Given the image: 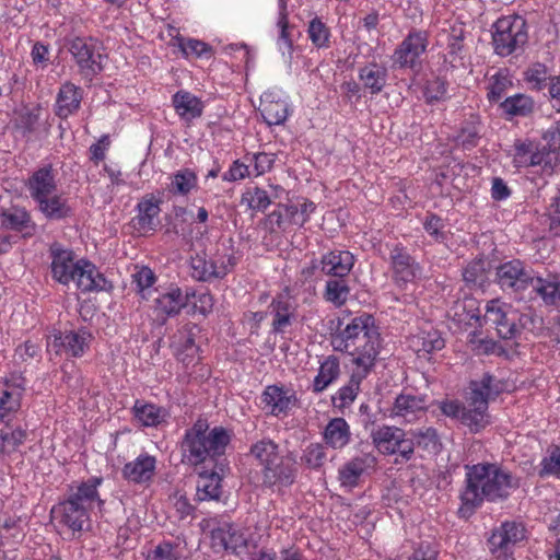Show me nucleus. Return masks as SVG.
Instances as JSON below:
<instances>
[{
    "mask_svg": "<svg viewBox=\"0 0 560 560\" xmlns=\"http://www.w3.org/2000/svg\"><path fill=\"white\" fill-rule=\"evenodd\" d=\"M39 211L48 220H63L72 214L67 199L59 195H49L36 200Z\"/></svg>",
    "mask_w": 560,
    "mask_h": 560,
    "instance_id": "33",
    "label": "nucleus"
},
{
    "mask_svg": "<svg viewBox=\"0 0 560 560\" xmlns=\"http://www.w3.org/2000/svg\"><path fill=\"white\" fill-rule=\"evenodd\" d=\"M298 467L295 460L280 456L278 459L262 468V485L267 488L290 487L296 477Z\"/></svg>",
    "mask_w": 560,
    "mask_h": 560,
    "instance_id": "12",
    "label": "nucleus"
},
{
    "mask_svg": "<svg viewBox=\"0 0 560 560\" xmlns=\"http://www.w3.org/2000/svg\"><path fill=\"white\" fill-rule=\"evenodd\" d=\"M428 36L425 32H410L394 52V63L400 68L413 67L416 60L425 51Z\"/></svg>",
    "mask_w": 560,
    "mask_h": 560,
    "instance_id": "13",
    "label": "nucleus"
},
{
    "mask_svg": "<svg viewBox=\"0 0 560 560\" xmlns=\"http://www.w3.org/2000/svg\"><path fill=\"white\" fill-rule=\"evenodd\" d=\"M138 215L132 219L135 229L141 233L154 231L158 223L156 217L160 213L159 202L153 198L143 199L138 203Z\"/></svg>",
    "mask_w": 560,
    "mask_h": 560,
    "instance_id": "31",
    "label": "nucleus"
},
{
    "mask_svg": "<svg viewBox=\"0 0 560 560\" xmlns=\"http://www.w3.org/2000/svg\"><path fill=\"white\" fill-rule=\"evenodd\" d=\"M101 478H90L82 482L77 491L71 493L67 500L60 502L51 511L60 523L68 526L73 532H81L89 525V511L93 509L95 503H103L98 498L97 486Z\"/></svg>",
    "mask_w": 560,
    "mask_h": 560,
    "instance_id": "3",
    "label": "nucleus"
},
{
    "mask_svg": "<svg viewBox=\"0 0 560 560\" xmlns=\"http://www.w3.org/2000/svg\"><path fill=\"white\" fill-rule=\"evenodd\" d=\"M345 278H332L326 282L324 298L337 307L345 305L350 294V288Z\"/></svg>",
    "mask_w": 560,
    "mask_h": 560,
    "instance_id": "45",
    "label": "nucleus"
},
{
    "mask_svg": "<svg viewBox=\"0 0 560 560\" xmlns=\"http://www.w3.org/2000/svg\"><path fill=\"white\" fill-rule=\"evenodd\" d=\"M490 262L478 258L470 261L463 270V279L469 287L481 288L488 281Z\"/></svg>",
    "mask_w": 560,
    "mask_h": 560,
    "instance_id": "41",
    "label": "nucleus"
},
{
    "mask_svg": "<svg viewBox=\"0 0 560 560\" xmlns=\"http://www.w3.org/2000/svg\"><path fill=\"white\" fill-rule=\"evenodd\" d=\"M359 78L364 88L369 89L372 94H377L386 84L387 70L377 63H370L360 69Z\"/></svg>",
    "mask_w": 560,
    "mask_h": 560,
    "instance_id": "38",
    "label": "nucleus"
},
{
    "mask_svg": "<svg viewBox=\"0 0 560 560\" xmlns=\"http://www.w3.org/2000/svg\"><path fill=\"white\" fill-rule=\"evenodd\" d=\"M524 538V525L515 521H506L492 530L488 539V547L491 553L502 557L506 556L511 547Z\"/></svg>",
    "mask_w": 560,
    "mask_h": 560,
    "instance_id": "10",
    "label": "nucleus"
},
{
    "mask_svg": "<svg viewBox=\"0 0 560 560\" xmlns=\"http://www.w3.org/2000/svg\"><path fill=\"white\" fill-rule=\"evenodd\" d=\"M527 24L520 15H506L493 24L492 45L494 52L508 57L527 44Z\"/></svg>",
    "mask_w": 560,
    "mask_h": 560,
    "instance_id": "5",
    "label": "nucleus"
},
{
    "mask_svg": "<svg viewBox=\"0 0 560 560\" xmlns=\"http://www.w3.org/2000/svg\"><path fill=\"white\" fill-rule=\"evenodd\" d=\"M339 374L340 365L338 358L329 355L319 366L318 374L314 378L313 392L322 393L339 377Z\"/></svg>",
    "mask_w": 560,
    "mask_h": 560,
    "instance_id": "37",
    "label": "nucleus"
},
{
    "mask_svg": "<svg viewBox=\"0 0 560 560\" xmlns=\"http://www.w3.org/2000/svg\"><path fill=\"white\" fill-rule=\"evenodd\" d=\"M147 560H178V555L171 542H162L148 553Z\"/></svg>",
    "mask_w": 560,
    "mask_h": 560,
    "instance_id": "62",
    "label": "nucleus"
},
{
    "mask_svg": "<svg viewBox=\"0 0 560 560\" xmlns=\"http://www.w3.org/2000/svg\"><path fill=\"white\" fill-rule=\"evenodd\" d=\"M485 317L494 326L500 338L510 340L518 335L517 312L498 300L488 302Z\"/></svg>",
    "mask_w": 560,
    "mask_h": 560,
    "instance_id": "9",
    "label": "nucleus"
},
{
    "mask_svg": "<svg viewBox=\"0 0 560 560\" xmlns=\"http://www.w3.org/2000/svg\"><path fill=\"white\" fill-rule=\"evenodd\" d=\"M133 413L145 427L156 425L161 422L160 408L152 404H142L140 400H136Z\"/></svg>",
    "mask_w": 560,
    "mask_h": 560,
    "instance_id": "52",
    "label": "nucleus"
},
{
    "mask_svg": "<svg viewBox=\"0 0 560 560\" xmlns=\"http://www.w3.org/2000/svg\"><path fill=\"white\" fill-rule=\"evenodd\" d=\"M516 323L518 326V332L521 329H525L532 332L539 330L541 328L542 318L534 313H517Z\"/></svg>",
    "mask_w": 560,
    "mask_h": 560,
    "instance_id": "64",
    "label": "nucleus"
},
{
    "mask_svg": "<svg viewBox=\"0 0 560 560\" xmlns=\"http://www.w3.org/2000/svg\"><path fill=\"white\" fill-rule=\"evenodd\" d=\"M536 294L546 305H557L560 302V275L547 273L545 277L535 275L530 283Z\"/></svg>",
    "mask_w": 560,
    "mask_h": 560,
    "instance_id": "27",
    "label": "nucleus"
},
{
    "mask_svg": "<svg viewBox=\"0 0 560 560\" xmlns=\"http://www.w3.org/2000/svg\"><path fill=\"white\" fill-rule=\"evenodd\" d=\"M326 459V452L323 444H310L301 457V462L308 468L316 469L324 465Z\"/></svg>",
    "mask_w": 560,
    "mask_h": 560,
    "instance_id": "53",
    "label": "nucleus"
},
{
    "mask_svg": "<svg viewBox=\"0 0 560 560\" xmlns=\"http://www.w3.org/2000/svg\"><path fill=\"white\" fill-rule=\"evenodd\" d=\"M262 402L271 407V413L287 412L296 401L295 395L277 385L267 386L262 393Z\"/></svg>",
    "mask_w": 560,
    "mask_h": 560,
    "instance_id": "29",
    "label": "nucleus"
},
{
    "mask_svg": "<svg viewBox=\"0 0 560 560\" xmlns=\"http://www.w3.org/2000/svg\"><path fill=\"white\" fill-rule=\"evenodd\" d=\"M179 48L182 52L186 56H196V57H206L210 58L212 56V48L207 43L198 40V39H179Z\"/></svg>",
    "mask_w": 560,
    "mask_h": 560,
    "instance_id": "55",
    "label": "nucleus"
},
{
    "mask_svg": "<svg viewBox=\"0 0 560 560\" xmlns=\"http://www.w3.org/2000/svg\"><path fill=\"white\" fill-rule=\"evenodd\" d=\"M557 159L558 154L556 152V148L551 149L544 145L541 149H539L537 145H534L533 154L528 159V165L552 166Z\"/></svg>",
    "mask_w": 560,
    "mask_h": 560,
    "instance_id": "57",
    "label": "nucleus"
},
{
    "mask_svg": "<svg viewBox=\"0 0 560 560\" xmlns=\"http://www.w3.org/2000/svg\"><path fill=\"white\" fill-rule=\"evenodd\" d=\"M445 94L446 83L443 80L436 78L428 82L424 91L427 102L432 103L435 101H440L445 96Z\"/></svg>",
    "mask_w": 560,
    "mask_h": 560,
    "instance_id": "63",
    "label": "nucleus"
},
{
    "mask_svg": "<svg viewBox=\"0 0 560 560\" xmlns=\"http://www.w3.org/2000/svg\"><path fill=\"white\" fill-rule=\"evenodd\" d=\"M378 350L380 334L375 327H372L353 341V347L347 346L341 351L353 357L352 362L357 365V369L371 371L378 355Z\"/></svg>",
    "mask_w": 560,
    "mask_h": 560,
    "instance_id": "8",
    "label": "nucleus"
},
{
    "mask_svg": "<svg viewBox=\"0 0 560 560\" xmlns=\"http://www.w3.org/2000/svg\"><path fill=\"white\" fill-rule=\"evenodd\" d=\"M497 282L504 291L523 292L535 280L533 268L520 259H512L497 267Z\"/></svg>",
    "mask_w": 560,
    "mask_h": 560,
    "instance_id": "6",
    "label": "nucleus"
},
{
    "mask_svg": "<svg viewBox=\"0 0 560 560\" xmlns=\"http://www.w3.org/2000/svg\"><path fill=\"white\" fill-rule=\"evenodd\" d=\"M369 373L370 371L355 369L351 374L348 384L339 389L337 397H334V400L338 399L340 401V407L349 406L352 404L360 390L361 382L368 376Z\"/></svg>",
    "mask_w": 560,
    "mask_h": 560,
    "instance_id": "44",
    "label": "nucleus"
},
{
    "mask_svg": "<svg viewBox=\"0 0 560 560\" xmlns=\"http://www.w3.org/2000/svg\"><path fill=\"white\" fill-rule=\"evenodd\" d=\"M223 465L215 463L211 472L203 470L199 472L197 481L196 497L198 501L220 500L222 494V476Z\"/></svg>",
    "mask_w": 560,
    "mask_h": 560,
    "instance_id": "21",
    "label": "nucleus"
},
{
    "mask_svg": "<svg viewBox=\"0 0 560 560\" xmlns=\"http://www.w3.org/2000/svg\"><path fill=\"white\" fill-rule=\"evenodd\" d=\"M31 197L36 201L45 196L52 195L57 190V184L51 165L40 167L28 178Z\"/></svg>",
    "mask_w": 560,
    "mask_h": 560,
    "instance_id": "26",
    "label": "nucleus"
},
{
    "mask_svg": "<svg viewBox=\"0 0 560 560\" xmlns=\"http://www.w3.org/2000/svg\"><path fill=\"white\" fill-rule=\"evenodd\" d=\"M211 544L232 555H241L247 548V538L236 525L223 522L211 529Z\"/></svg>",
    "mask_w": 560,
    "mask_h": 560,
    "instance_id": "11",
    "label": "nucleus"
},
{
    "mask_svg": "<svg viewBox=\"0 0 560 560\" xmlns=\"http://www.w3.org/2000/svg\"><path fill=\"white\" fill-rule=\"evenodd\" d=\"M409 434L415 439L418 447L423 448L429 453H438L441 447L438 432L434 428L429 427L424 429L411 430Z\"/></svg>",
    "mask_w": 560,
    "mask_h": 560,
    "instance_id": "48",
    "label": "nucleus"
},
{
    "mask_svg": "<svg viewBox=\"0 0 560 560\" xmlns=\"http://www.w3.org/2000/svg\"><path fill=\"white\" fill-rule=\"evenodd\" d=\"M133 282L137 284L138 291L143 293L145 289L151 288L156 277L149 267H141L136 273L132 275ZM142 298H145L142 294Z\"/></svg>",
    "mask_w": 560,
    "mask_h": 560,
    "instance_id": "60",
    "label": "nucleus"
},
{
    "mask_svg": "<svg viewBox=\"0 0 560 560\" xmlns=\"http://www.w3.org/2000/svg\"><path fill=\"white\" fill-rule=\"evenodd\" d=\"M492 83L489 88V92H488V98L489 101L491 102H498L503 93L505 92V90L508 89V86L511 85V81L508 79L506 75H502V74H495L493 78H492Z\"/></svg>",
    "mask_w": 560,
    "mask_h": 560,
    "instance_id": "61",
    "label": "nucleus"
},
{
    "mask_svg": "<svg viewBox=\"0 0 560 560\" xmlns=\"http://www.w3.org/2000/svg\"><path fill=\"white\" fill-rule=\"evenodd\" d=\"M188 293L183 294L179 288H170L154 299V311L158 316H176L188 304Z\"/></svg>",
    "mask_w": 560,
    "mask_h": 560,
    "instance_id": "23",
    "label": "nucleus"
},
{
    "mask_svg": "<svg viewBox=\"0 0 560 560\" xmlns=\"http://www.w3.org/2000/svg\"><path fill=\"white\" fill-rule=\"evenodd\" d=\"M376 465V457L370 453L355 456L339 469L341 486L353 488L359 485L361 476Z\"/></svg>",
    "mask_w": 560,
    "mask_h": 560,
    "instance_id": "20",
    "label": "nucleus"
},
{
    "mask_svg": "<svg viewBox=\"0 0 560 560\" xmlns=\"http://www.w3.org/2000/svg\"><path fill=\"white\" fill-rule=\"evenodd\" d=\"M249 455L265 468L280 457L279 445L271 439H262L250 446Z\"/></svg>",
    "mask_w": 560,
    "mask_h": 560,
    "instance_id": "42",
    "label": "nucleus"
},
{
    "mask_svg": "<svg viewBox=\"0 0 560 560\" xmlns=\"http://www.w3.org/2000/svg\"><path fill=\"white\" fill-rule=\"evenodd\" d=\"M526 81L528 84H530L533 90L540 91L549 84L548 80L550 81V78L548 77V70L547 67L542 63H534L527 71H526Z\"/></svg>",
    "mask_w": 560,
    "mask_h": 560,
    "instance_id": "54",
    "label": "nucleus"
},
{
    "mask_svg": "<svg viewBox=\"0 0 560 560\" xmlns=\"http://www.w3.org/2000/svg\"><path fill=\"white\" fill-rule=\"evenodd\" d=\"M27 432L21 428L12 429L7 427L0 431L1 446L0 452L2 454L10 455L14 453L26 440Z\"/></svg>",
    "mask_w": 560,
    "mask_h": 560,
    "instance_id": "47",
    "label": "nucleus"
},
{
    "mask_svg": "<svg viewBox=\"0 0 560 560\" xmlns=\"http://www.w3.org/2000/svg\"><path fill=\"white\" fill-rule=\"evenodd\" d=\"M308 35L316 47L322 48L328 46L330 33L328 27L319 19L315 18L310 22Z\"/></svg>",
    "mask_w": 560,
    "mask_h": 560,
    "instance_id": "56",
    "label": "nucleus"
},
{
    "mask_svg": "<svg viewBox=\"0 0 560 560\" xmlns=\"http://www.w3.org/2000/svg\"><path fill=\"white\" fill-rule=\"evenodd\" d=\"M503 389L504 384L489 373H485L479 380L470 381L468 407H464L460 422L474 433L486 428L490 422L489 401L495 399Z\"/></svg>",
    "mask_w": 560,
    "mask_h": 560,
    "instance_id": "4",
    "label": "nucleus"
},
{
    "mask_svg": "<svg viewBox=\"0 0 560 560\" xmlns=\"http://www.w3.org/2000/svg\"><path fill=\"white\" fill-rule=\"evenodd\" d=\"M231 442L230 432L223 427H214L209 430L205 419H198L191 428L187 429L180 443L183 462L198 466L211 460L218 463V458L224 455L226 446Z\"/></svg>",
    "mask_w": 560,
    "mask_h": 560,
    "instance_id": "2",
    "label": "nucleus"
},
{
    "mask_svg": "<svg viewBox=\"0 0 560 560\" xmlns=\"http://www.w3.org/2000/svg\"><path fill=\"white\" fill-rule=\"evenodd\" d=\"M73 282H75L78 289L82 292L107 291L112 288V284L97 270L95 265L86 260H81V264L74 273Z\"/></svg>",
    "mask_w": 560,
    "mask_h": 560,
    "instance_id": "19",
    "label": "nucleus"
},
{
    "mask_svg": "<svg viewBox=\"0 0 560 560\" xmlns=\"http://www.w3.org/2000/svg\"><path fill=\"white\" fill-rule=\"evenodd\" d=\"M465 488L460 493L459 511L472 512L485 501L502 503L520 488V479L497 463L465 466Z\"/></svg>",
    "mask_w": 560,
    "mask_h": 560,
    "instance_id": "1",
    "label": "nucleus"
},
{
    "mask_svg": "<svg viewBox=\"0 0 560 560\" xmlns=\"http://www.w3.org/2000/svg\"><path fill=\"white\" fill-rule=\"evenodd\" d=\"M0 224L3 229L22 233L24 237H31L36 232V224L32 221L31 214L18 206L0 210Z\"/></svg>",
    "mask_w": 560,
    "mask_h": 560,
    "instance_id": "18",
    "label": "nucleus"
},
{
    "mask_svg": "<svg viewBox=\"0 0 560 560\" xmlns=\"http://www.w3.org/2000/svg\"><path fill=\"white\" fill-rule=\"evenodd\" d=\"M425 409L427 399L422 395L400 394L394 404L395 415L404 418L415 416L417 412H424Z\"/></svg>",
    "mask_w": 560,
    "mask_h": 560,
    "instance_id": "39",
    "label": "nucleus"
},
{
    "mask_svg": "<svg viewBox=\"0 0 560 560\" xmlns=\"http://www.w3.org/2000/svg\"><path fill=\"white\" fill-rule=\"evenodd\" d=\"M404 430L397 427L383 425L371 431L374 446L385 455L396 454V447Z\"/></svg>",
    "mask_w": 560,
    "mask_h": 560,
    "instance_id": "30",
    "label": "nucleus"
},
{
    "mask_svg": "<svg viewBox=\"0 0 560 560\" xmlns=\"http://www.w3.org/2000/svg\"><path fill=\"white\" fill-rule=\"evenodd\" d=\"M155 469V458L150 455H140L135 462L124 466V477L130 481L141 483L150 480Z\"/></svg>",
    "mask_w": 560,
    "mask_h": 560,
    "instance_id": "32",
    "label": "nucleus"
},
{
    "mask_svg": "<svg viewBox=\"0 0 560 560\" xmlns=\"http://www.w3.org/2000/svg\"><path fill=\"white\" fill-rule=\"evenodd\" d=\"M90 339L91 335L84 329L71 330L55 335L52 347L57 348L56 353H59L60 349H62L68 355L80 357L83 354Z\"/></svg>",
    "mask_w": 560,
    "mask_h": 560,
    "instance_id": "24",
    "label": "nucleus"
},
{
    "mask_svg": "<svg viewBox=\"0 0 560 560\" xmlns=\"http://www.w3.org/2000/svg\"><path fill=\"white\" fill-rule=\"evenodd\" d=\"M68 50L73 56L82 77L91 81L103 70L98 60L101 55L95 54V44L92 38L73 37L67 39Z\"/></svg>",
    "mask_w": 560,
    "mask_h": 560,
    "instance_id": "7",
    "label": "nucleus"
},
{
    "mask_svg": "<svg viewBox=\"0 0 560 560\" xmlns=\"http://www.w3.org/2000/svg\"><path fill=\"white\" fill-rule=\"evenodd\" d=\"M390 265L394 280L399 285L412 282L420 270L419 265L401 245H395L390 250Z\"/></svg>",
    "mask_w": 560,
    "mask_h": 560,
    "instance_id": "15",
    "label": "nucleus"
},
{
    "mask_svg": "<svg viewBox=\"0 0 560 560\" xmlns=\"http://www.w3.org/2000/svg\"><path fill=\"white\" fill-rule=\"evenodd\" d=\"M82 90L71 82H66L59 89L56 102V115L62 119L75 113L81 105Z\"/></svg>",
    "mask_w": 560,
    "mask_h": 560,
    "instance_id": "25",
    "label": "nucleus"
},
{
    "mask_svg": "<svg viewBox=\"0 0 560 560\" xmlns=\"http://www.w3.org/2000/svg\"><path fill=\"white\" fill-rule=\"evenodd\" d=\"M273 316L272 330L277 334L285 332L298 316L296 303L287 294H279L269 306Z\"/></svg>",
    "mask_w": 560,
    "mask_h": 560,
    "instance_id": "17",
    "label": "nucleus"
},
{
    "mask_svg": "<svg viewBox=\"0 0 560 560\" xmlns=\"http://www.w3.org/2000/svg\"><path fill=\"white\" fill-rule=\"evenodd\" d=\"M464 27L462 25H454L448 34L447 55L445 57V60L448 61L453 68L464 58Z\"/></svg>",
    "mask_w": 560,
    "mask_h": 560,
    "instance_id": "43",
    "label": "nucleus"
},
{
    "mask_svg": "<svg viewBox=\"0 0 560 560\" xmlns=\"http://www.w3.org/2000/svg\"><path fill=\"white\" fill-rule=\"evenodd\" d=\"M372 327L374 326L370 315L355 317L346 326L345 329L332 336L331 345L337 351H341L347 348V346L353 347V341Z\"/></svg>",
    "mask_w": 560,
    "mask_h": 560,
    "instance_id": "22",
    "label": "nucleus"
},
{
    "mask_svg": "<svg viewBox=\"0 0 560 560\" xmlns=\"http://www.w3.org/2000/svg\"><path fill=\"white\" fill-rule=\"evenodd\" d=\"M351 438L350 427L343 418L331 419L325 428L324 440L335 450L345 447Z\"/></svg>",
    "mask_w": 560,
    "mask_h": 560,
    "instance_id": "34",
    "label": "nucleus"
},
{
    "mask_svg": "<svg viewBox=\"0 0 560 560\" xmlns=\"http://www.w3.org/2000/svg\"><path fill=\"white\" fill-rule=\"evenodd\" d=\"M480 139V122L477 117L466 120L460 127L457 136V141L465 149H472L477 147Z\"/></svg>",
    "mask_w": 560,
    "mask_h": 560,
    "instance_id": "50",
    "label": "nucleus"
},
{
    "mask_svg": "<svg viewBox=\"0 0 560 560\" xmlns=\"http://www.w3.org/2000/svg\"><path fill=\"white\" fill-rule=\"evenodd\" d=\"M176 113L186 120L201 116L203 105L199 98L189 92H177L173 97Z\"/></svg>",
    "mask_w": 560,
    "mask_h": 560,
    "instance_id": "36",
    "label": "nucleus"
},
{
    "mask_svg": "<svg viewBox=\"0 0 560 560\" xmlns=\"http://www.w3.org/2000/svg\"><path fill=\"white\" fill-rule=\"evenodd\" d=\"M191 276L199 281H209L225 277V268L218 267V261L212 257L207 259L205 252L190 257Z\"/></svg>",
    "mask_w": 560,
    "mask_h": 560,
    "instance_id": "28",
    "label": "nucleus"
},
{
    "mask_svg": "<svg viewBox=\"0 0 560 560\" xmlns=\"http://www.w3.org/2000/svg\"><path fill=\"white\" fill-rule=\"evenodd\" d=\"M444 346L445 341L441 332L435 329L422 330L411 339V347L417 352L418 357L442 350Z\"/></svg>",
    "mask_w": 560,
    "mask_h": 560,
    "instance_id": "35",
    "label": "nucleus"
},
{
    "mask_svg": "<svg viewBox=\"0 0 560 560\" xmlns=\"http://www.w3.org/2000/svg\"><path fill=\"white\" fill-rule=\"evenodd\" d=\"M354 265V257L348 250H332L312 262V269H319L332 278L347 277Z\"/></svg>",
    "mask_w": 560,
    "mask_h": 560,
    "instance_id": "14",
    "label": "nucleus"
},
{
    "mask_svg": "<svg viewBox=\"0 0 560 560\" xmlns=\"http://www.w3.org/2000/svg\"><path fill=\"white\" fill-rule=\"evenodd\" d=\"M197 187V175L189 168H184L174 174L171 191L177 195H187Z\"/></svg>",
    "mask_w": 560,
    "mask_h": 560,
    "instance_id": "51",
    "label": "nucleus"
},
{
    "mask_svg": "<svg viewBox=\"0 0 560 560\" xmlns=\"http://www.w3.org/2000/svg\"><path fill=\"white\" fill-rule=\"evenodd\" d=\"M19 407L20 399L18 394H13L8 389L0 392V421H3L10 412L18 410Z\"/></svg>",
    "mask_w": 560,
    "mask_h": 560,
    "instance_id": "59",
    "label": "nucleus"
},
{
    "mask_svg": "<svg viewBox=\"0 0 560 560\" xmlns=\"http://www.w3.org/2000/svg\"><path fill=\"white\" fill-rule=\"evenodd\" d=\"M260 114L269 126L281 125L287 120L288 105L284 101H275L267 95L261 100Z\"/></svg>",
    "mask_w": 560,
    "mask_h": 560,
    "instance_id": "40",
    "label": "nucleus"
},
{
    "mask_svg": "<svg viewBox=\"0 0 560 560\" xmlns=\"http://www.w3.org/2000/svg\"><path fill=\"white\" fill-rule=\"evenodd\" d=\"M503 112L510 116H527L534 110V101L525 94H515L501 103Z\"/></svg>",
    "mask_w": 560,
    "mask_h": 560,
    "instance_id": "46",
    "label": "nucleus"
},
{
    "mask_svg": "<svg viewBox=\"0 0 560 560\" xmlns=\"http://www.w3.org/2000/svg\"><path fill=\"white\" fill-rule=\"evenodd\" d=\"M51 254V272L52 278L62 284H69L74 281V273L77 272L81 260L74 262L73 253L71 250L62 249L57 244L50 247Z\"/></svg>",
    "mask_w": 560,
    "mask_h": 560,
    "instance_id": "16",
    "label": "nucleus"
},
{
    "mask_svg": "<svg viewBox=\"0 0 560 560\" xmlns=\"http://www.w3.org/2000/svg\"><path fill=\"white\" fill-rule=\"evenodd\" d=\"M556 475L560 477V448L556 446L548 457L541 460L540 477Z\"/></svg>",
    "mask_w": 560,
    "mask_h": 560,
    "instance_id": "58",
    "label": "nucleus"
},
{
    "mask_svg": "<svg viewBox=\"0 0 560 560\" xmlns=\"http://www.w3.org/2000/svg\"><path fill=\"white\" fill-rule=\"evenodd\" d=\"M196 331H199L197 325H186L174 336V343L177 349L185 352L187 357H194L198 352V347L195 343Z\"/></svg>",
    "mask_w": 560,
    "mask_h": 560,
    "instance_id": "49",
    "label": "nucleus"
}]
</instances>
